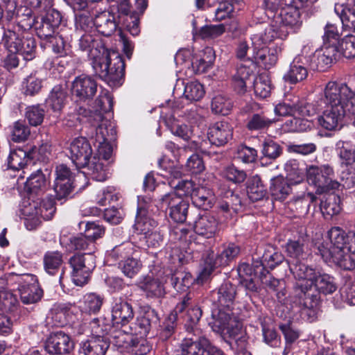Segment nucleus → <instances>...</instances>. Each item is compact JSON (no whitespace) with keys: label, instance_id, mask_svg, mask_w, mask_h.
<instances>
[{"label":"nucleus","instance_id":"nucleus-61","mask_svg":"<svg viewBox=\"0 0 355 355\" xmlns=\"http://www.w3.org/2000/svg\"><path fill=\"white\" fill-rule=\"evenodd\" d=\"M214 60V50L207 47L205 49L203 58L193 62L192 65L198 73H204L212 65Z\"/></svg>","mask_w":355,"mask_h":355},{"label":"nucleus","instance_id":"nucleus-44","mask_svg":"<svg viewBox=\"0 0 355 355\" xmlns=\"http://www.w3.org/2000/svg\"><path fill=\"white\" fill-rule=\"evenodd\" d=\"M313 287H315L318 292L324 295L331 294L337 289L335 279L332 276L319 272L317 273V277L314 279Z\"/></svg>","mask_w":355,"mask_h":355},{"label":"nucleus","instance_id":"nucleus-38","mask_svg":"<svg viewBox=\"0 0 355 355\" xmlns=\"http://www.w3.org/2000/svg\"><path fill=\"white\" fill-rule=\"evenodd\" d=\"M140 288L148 298H161L166 293L164 282L150 277H146L144 282L140 283Z\"/></svg>","mask_w":355,"mask_h":355},{"label":"nucleus","instance_id":"nucleus-23","mask_svg":"<svg viewBox=\"0 0 355 355\" xmlns=\"http://www.w3.org/2000/svg\"><path fill=\"white\" fill-rule=\"evenodd\" d=\"M307 242L308 236L304 234L297 240H291L287 243L286 251L290 258L289 263L304 261L308 257Z\"/></svg>","mask_w":355,"mask_h":355},{"label":"nucleus","instance_id":"nucleus-55","mask_svg":"<svg viewBox=\"0 0 355 355\" xmlns=\"http://www.w3.org/2000/svg\"><path fill=\"white\" fill-rule=\"evenodd\" d=\"M240 252L239 245L230 243L225 244L222 247V250L218 254L219 265L226 266L234 258H236Z\"/></svg>","mask_w":355,"mask_h":355},{"label":"nucleus","instance_id":"nucleus-45","mask_svg":"<svg viewBox=\"0 0 355 355\" xmlns=\"http://www.w3.org/2000/svg\"><path fill=\"white\" fill-rule=\"evenodd\" d=\"M84 168H87V174L96 181L102 182L107 178L106 166L101 161L100 157L93 156Z\"/></svg>","mask_w":355,"mask_h":355},{"label":"nucleus","instance_id":"nucleus-17","mask_svg":"<svg viewBox=\"0 0 355 355\" xmlns=\"http://www.w3.org/2000/svg\"><path fill=\"white\" fill-rule=\"evenodd\" d=\"M271 16H268L270 17ZM281 27H284L290 33L297 32L302 24L299 9L294 6L288 5L283 8L278 15L272 16Z\"/></svg>","mask_w":355,"mask_h":355},{"label":"nucleus","instance_id":"nucleus-8","mask_svg":"<svg viewBox=\"0 0 355 355\" xmlns=\"http://www.w3.org/2000/svg\"><path fill=\"white\" fill-rule=\"evenodd\" d=\"M182 355H225L218 347L212 345L201 329L188 333L181 343Z\"/></svg>","mask_w":355,"mask_h":355},{"label":"nucleus","instance_id":"nucleus-34","mask_svg":"<svg viewBox=\"0 0 355 355\" xmlns=\"http://www.w3.org/2000/svg\"><path fill=\"white\" fill-rule=\"evenodd\" d=\"M188 296L190 300L189 304L184 308V310L187 309V313L184 315L185 328L188 333H196V330L201 329L198 327V322L202 316V311L193 303L190 293L184 297Z\"/></svg>","mask_w":355,"mask_h":355},{"label":"nucleus","instance_id":"nucleus-52","mask_svg":"<svg viewBox=\"0 0 355 355\" xmlns=\"http://www.w3.org/2000/svg\"><path fill=\"white\" fill-rule=\"evenodd\" d=\"M225 31L223 24L205 25L198 31L193 29L195 34L203 40L216 38L224 33Z\"/></svg>","mask_w":355,"mask_h":355},{"label":"nucleus","instance_id":"nucleus-40","mask_svg":"<svg viewBox=\"0 0 355 355\" xmlns=\"http://www.w3.org/2000/svg\"><path fill=\"white\" fill-rule=\"evenodd\" d=\"M103 303V298L96 293L85 295L80 302V310L87 314H96L98 313Z\"/></svg>","mask_w":355,"mask_h":355},{"label":"nucleus","instance_id":"nucleus-3","mask_svg":"<svg viewBox=\"0 0 355 355\" xmlns=\"http://www.w3.org/2000/svg\"><path fill=\"white\" fill-rule=\"evenodd\" d=\"M78 46L79 50L86 52L97 76L108 83H119L124 74L123 60L117 52L105 48L94 31L81 34Z\"/></svg>","mask_w":355,"mask_h":355},{"label":"nucleus","instance_id":"nucleus-4","mask_svg":"<svg viewBox=\"0 0 355 355\" xmlns=\"http://www.w3.org/2000/svg\"><path fill=\"white\" fill-rule=\"evenodd\" d=\"M236 294V288L230 282H224L213 293L218 310L212 313V321L209 324L214 331L228 336L237 343L243 338L244 332L239 313L233 311Z\"/></svg>","mask_w":355,"mask_h":355},{"label":"nucleus","instance_id":"nucleus-41","mask_svg":"<svg viewBox=\"0 0 355 355\" xmlns=\"http://www.w3.org/2000/svg\"><path fill=\"white\" fill-rule=\"evenodd\" d=\"M316 200V196L312 193H303L294 196L288 202V207L299 214H305L308 212L311 202Z\"/></svg>","mask_w":355,"mask_h":355},{"label":"nucleus","instance_id":"nucleus-50","mask_svg":"<svg viewBox=\"0 0 355 355\" xmlns=\"http://www.w3.org/2000/svg\"><path fill=\"white\" fill-rule=\"evenodd\" d=\"M28 160L27 152L18 148L10 152L8 157V166L11 169L19 170L27 164Z\"/></svg>","mask_w":355,"mask_h":355},{"label":"nucleus","instance_id":"nucleus-36","mask_svg":"<svg viewBox=\"0 0 355 355\" xmlns=\"http://www.w3.org/2000/svg\"><path fill=\"white\" fill-rule=\"evenodd\" d=\"M46 186L44 175L40 170L32 173L25 183V189L29 196L41 197Z\"/></svg>","mask_w":355,"mask_h":355},{"label":"nucleus","instance_id":"nucleus-48","mask_svg":"<svg viewBox=\"0 0 355 355\" xmlns=\"http://www.w3.org/2000/svg\"><path fill=\"white\" fill-rule=\"evenodd\" d=\"M284 171L288 180L293 184L301 183L304 180V172L296 159H289L284 164Z\"/></svg>","mask_w":355,"mask_h":355},{"label":"nucleus","instance_id":"nucleus-9","mask_svg":"<svg viewBox=\"0 0 355 355\" xmlns=\"http://www.w3.org/2000/svg\"><path fill=\"white\" fill-rule=\"evenodd\" d=\"M289 268L294 278L297 280L294 286L295 295L306 296L310 293L313 286L314 279L317 277L318 272L302 261L296 263H288Z\"/></svg>","mask_w":355,"mask_h":355},{"label":"nucleus","instance_id":"nucleus-37","mask_svg":"<svg viewBox=\"0 0 355 355\" xmlns=\"http://www.w3.org/2000/svg\"><path fill=\"white\" fill-rule=\"evenodd\" d=\"M299 297V304L302 306L301 315L303 318L311 322L315 317V309L318 306L319 297L314 293H306V296L297 295Z\"/></svg>","mask_w":355,"mask_h":355},{"label":"nucleus","instance_id":"nucleus-51","mask_svg":"<svg viewBox=\"0 0 355 355\" xmlns=\"http://www.w3.org/2000/svg\"><path fill=\"white\" fill-rule=\"evenodd\" d=\"M45 110L40 105L28 106L26 108L25 118L32 126L40 125L44 121Z\"/></svg>","mask_w":355,"mask_h":355},{"label":"nucleus","instance_id":"nucleus-64","mask_svg":"<svg viewBox=\"0 0 355 355\" xmlns=\"http://www.w3.org/2000/svg\"><path fill=\"white\" fill-rule=\"evenodd\" d=\"M189 206L188 202L184 200L173 205L169 210L171 218L176 223L184 222L187 219Z\"/></svg>","mask_w":355,"mask_h":355},{"label":"nucleus","instance_id":"nucleus-24","mask_svg":"<svg viewBox=\"0 0 355 355\" xmlns=\"http://www.w3.org/2000/svg\"><path fill=\"white\" fill-rule=\"evenodd\" d=\"M86 180L85 173L80 172L75 175V179L73 181L54 182L53 189L56 198L61 200L67 198L76 187H79V190L84 189L85 184H87Z\"/></svg>","mask_w":355,"mask_h":355},{"label":"nucleus","instance_id":"nucleus-21","mask_svg":"<svg viewBox=\"0 0 355 355\" xmlns=\"http://www.w3.org/2000/svg\"><path fill=\"white\" fill-rule=\"evenodd\" d=\"M158 322L159 317L157 312L154 309H148L142 315L137 318L134 327L130 326L129 331H123L144 336L147 335L153 327L157 324Z\"/></svg>","mask_w":355,"mask_h":355},{"label":"nucleus","instance_id":"nucleus-25","mask_svg":"<svg viewBox=\"0 0 355 355\" xmlns=\"http://www.w3.org/2000/svg\"><path fill=\"white\" fill-rule=\"evenodd\" d=\"M44 268L46 273L50 275H55L60 273L59 282L62 284L64 270L62 268L63 264L62 254L56 251H47L43 258Z\"/></svg>","mask_w":355,"mask_h":355},{"label":"nucleus","instance_id":"nucleus-28","mask_svg":"<svg viewBox=\"0 0 355 355\" xmlns=\"http://www.w3.org/2000/svg\"><path fill=\"white\" fill-rule=\"evenodd\" d=\"M218 230V222L217 219L211 215H202L195 222V232L207 239L214 237Z\"/></svg>","mask_w":355,"mask_h":355},{"label":"nucleus","instance_id":"nucleus-15","mask_svg":"<svg viewBox=\"0 0 355 355\" xmlns=\"http://www.w3.org/2000/svg\"><path fill=\"white\" fill-rule=\"evenodd\" d=\"M111 321L114 326H125L135 316L133 307L126 300L117 298L112 302L110 307Z\"/></svg>","mask_w":355,"mask_h":355},{"label":"nucleus","instance_id":"nucleus-7","mask_svg":"<svg viewBox=\"0 0 355 355\" xmlns=\"http://www.w3.org/2000/svg\"><path fill=\"white\" fill-rule=\"evenodd\" d=\"M334 169L329 164L311 165L306 168L307 182L310 185H313L319 193L339 189L340 184L334 180Z\"/></svg>","mask_w":355,"mask_h":355},{"label":"nucleus","instance_id":"nucleus-63","mask_svg":"<svg viewBox=\"0 0 355 355\" xmlns=\"http://www.w3.org/2000/svg\"><path fill=\"white\" fill-rule=\"evenodd\" d=\"M338 55L341 53L347 58H352L355 57V36L348 35L338 42Z\"/></svg>","mask_w":355,"mask_h":355},{"label":"nucleus","instance_id":"nucleus-46","mask_svg":"<svg viewBox=\"0 0 355 355\" xmlns=\"http://www.w3.org/2000/svg\"><path fill=\"white\" fill-rule=\"evenodd\" d=\"M247 193L250 200H262L266 194V189L259 175L252 176L248 182Z\"/></svg>","mask_w":355,"mask_h":355},{"label":"nucleus","instance_id":"nucleus-20","mask_svg":"<svg viewBox=\"0 0 355 355\" xmlns=\"http://www.w3.org/2000/svg\"><path fill=\"white\" fill-rule=\"evenodd\" d=\"M71 89L80 100L85 101L94 96L97 92V83L92 77L81 75L74 79Z\"/></svg>","mask_w":355,"mask_h":355},{"label":"nucleus","instance_id":"nucleus-6","mask_svg":"<svg viewBox=\"0 0 355 355\" xmlns=\"http://www.w3.org/2000/svg\"><path fill=\"white\" fill-rule=\"evenodd\" d=\"M158 164L162 170L160 175L168 179V184L174 189L173 191L180 198L189 196L192 198V195L196 189L192 181L182 180L178 181V183L175 182V180L182 178V171L180 166L168 162L164 157L159 160Z\"/></svg>","mask_w":355,"mask_h":355},{"label":"nucleus","instance_id":"nucleus-30","mask_svg":"<svg viewBox=\"0 0 355 355\" xmlns=\"http://www.w3.org/2000/svg\"><path fill=\"white\" fill-rule=\"evenodd\" d=\"M67 98L66 89L60 85H57L50 92L46 103L54 113L60 114L67 103Z\"/></svg>","mask_w":355,"mask_h":355},{"label":"nucleus","instance_id":"nucleus-31","mask_svg":"<svg viewBox=\"0 0 355 355\" xmlns=\"http://www.w3.org/2000/svg\"><path fill=\"white\" fill-rule=\"evenodd\" d=\"M334 11L341 20L343 27L349 32H355V8L352 4L336 3Z\"/></svg>","mask_w":355,"mask_h":355},{"label":"nucleus","instance_id":"nucleus-53","mask_svg":"<svg viewBox=\"0 0 355 355\" xmlns=\"http://www.w3.org/2000/svg\"><path fill=\"white\" fill-rule=\"evenodd\" d=\"M205 89L199 82L192 81L188 83L184 90V96L189 101H198L205 95Z\"/></svg>","mask_w":355,"mask_h":355},{"label":"nucleus","instance_id":"nucleus-16","mask_svg":"<svg viewBox=\"0 0 355 355\" xmlns=\"http://www.w3.org/2000/svg\"><path fill=\"white\" fill-rule=\"evenodd\" d=\"M45 350L52 355H66L73 349V343L70 337L60 331L49 336L45 343Z\"/></svg>","mask_w":355,"mask_h":355},{"label":"nucleus","instance_id":"nucleus-27","mask_svg":"<svg viewBox=\"0 0 355 355\" xmlns=\"http://www.w3.org/2000/svg\"><path fill=\"white\" fill-rule=\"evenodd\" d=\"M189 300L190 297L189 296L184 297L181 302L176 305L173 311L165 319L160 332V338L162 340H167L173 334L176 327L178 314L183 313L186 306L189 304Z\"/></svg>","mask_w":355,"mask_h":355},{"label":"nucleus","instance_id":"nucleus-35","mask_svg":"<svg viewBox=\"0 0 355 355\" xmlns=\"http://www.w3.org/2000/svg\"><path fill=\"white\" fill-rule=\"evenodd\" d=\"M253 49L254 61L259 64H263L266 68H269L277 62L278 54L282 51L280 47L269 50L266 46H261L256 49L253 48Z\"/></svg>","mask_w":355,"mask_h":355},{"label":"nucleus","instance_id":"nucleus-26","mask_svg":"<svg viewBox=\"0 0 355 355\" xmlns=\"http://www.w3.org/2000/svg\"><path fill=\"white\" fill-rule=\"evenodd\" d=\"M109 343L101 335L93 336L80 344L79 353L83 355H105Z\"/></svg>","mask_w":355,"mask_h":355},{"label":"nucleus","instance_id":"nucleus-47","mask_svg":"<svg viewBox=\"0 0 355 355\" xmlns=\"http://www.w3.org/2000/svg\"><path fill=\"white\" fill-rule=\"evenodd\" d=\"M191 199L195 206L207 210L212 207L214 198L209 191L203 187H198L194 191Z\"/></svg>","mask_w":355,"mask_h":355},{"label":"nucleus","instance_id":"nucleus-14","mask_svg":"<svg viewBox=\"0 0 355 355\" xmlns=\"http://www.w3.org/2000/svg\"><path fill=\"white\" fill-rule=\"evenodd\" d=\"M70 158L77 167H85L93 157V150L85 137L75 138L69 147Z\"/></svg>","mask_w":355,"mask_h":355},{"label":"nucleus","instance_id":"nucleus-57","mask_svg":"<svg viewBox=\"0 0 355 355\" xmlns=\"http://www.w3.org/2000/svg\"><path fill=\"white\" fill-rule=\"evenodd\" d=\"M171 284L179 292L186 291L192 284V277L189 273L177 272L171 277Z\"/></svg>","mask_w":355,"mask_h":355},{"label":"nucleus","instance_id":"nucleus-29","mask_svg":"<svg viewBox=\"0 0 355 355\" xmlns=\"http://www.w3.org/2000/svg\"><path fill=\"white\" fill-rule=\"evenodd\" d=\"M149 206L145 207L139 200L135 223V229L144 236L153 232L157 222L148 215Z\"/></svg>","mask_w":355,"mask_h":355},{"label":"nucleus","instance_id":"nucleus-5","mask_svg":"<svg viewBox=\"0 0 355 355\" xmlns=\"http://www.w3.org/2000/svg\"><path fill=\"white\" fill-rule=\"evenodd\" d=\"M22 214L26 217L25 225L32 230L41 223V218L50 220L55 212V207L51 198L45 199L39 196H29L23 202Z\"/></svg>","mask_w":355,"mask_h":355},{"label":"nucleus","instance_id":"nucleus-49","mask_svg":"<svg viewBox=\"0 0 355 355\" xmlns=\"http://www.w3.org/2000/svg\"><path fill=\"white\" fill-rule=\"evenodd\" d=\"M70 250H88V252L94 253L96 245L85 234L78 236H71L67 243Z\"/></svg>","mask_w":355,"mask_h":355},{"label":"nucleus","instance_id":"nucleus-56","mask_svg":"<svg viewBox=\"0 0 355 355\" xmlns=\"http://www.w3.org/2000/svg\"><path fill=\"white\" fill-rule=\"evenodd\" d=\"M166 125L169 127L171 132L183 139L184 140H189L191 138L193 135V130L191 126L183 123H180L178 121L171 119L166 121Z\"/></svg>","mask_w":355,"mask_h":355},{"label":"nucleus","instance_id":"nucleus-42","mask_svg":"<svg viewBox=\"0 0 355 355\" xmlns=\"http://www.w3.org/2000/svg\"><path fill=\"white\" fill-rule=\"evenodd\" d=\"M331 261L345 270H351L355 268V254L348 252L346 248L331 254L328 261Z\"/></svg>","mask_w":355,"mask_h":355},{"label":"nucleus","instance_id":"nucleus-12","mask_svg":"<svg viewBox=\"0 0 355 355\" xmlns=\"http://www.w3.org/2000/svg\"><path fill=\"white\" fill-rule=\"evenodd\" d=\"M19 292L21 301L24 304H32L39 302L43 296V291L38 284L35 275L24 274L20 277Z\"/></svg>","mask_w":355,"mask_h":355},{"label":"nucleus","instance_id":"nucleus-10","mask_svg":"<svg viewBox=\"0 0 355 355\" xmlns=\"http://www.w3.org/2000/svg\"><path fill=\"white\" fill-rule=\"evenodd\" d=\"M69 264L73 283L83 286L87 282L90 272L96 266V257L92 252L76 254L70 258Z\"/></svg>","mask_w":355,"mask_h":355},{"label":"nucleus","instance_id":"nucleus-58","mask_svg":"<svg viewBox=\"0 0 355 355\" xmlns=\"http://www.w3.org/2000/svg\"><path fill=\"white\" fill-rule=\"evenodd\" d=\"M232 108L231 100L226 96L219 94L213 98L211 110L216 114L227 115Z\"/></svg>","mask_w":355,"mask_h":355},{"label":"nucleus","instance_id":"nucleus-13","mask_svg":"<svg viewBox=\"0 0 355 355\" xmlns=\"http://www.w3.org/2000/svg\"><path fill=\"white\" fill-rule=\"evenodd\" d=\"M288 35V31L284 27H281L273 17L270 24H267L261 31L252 36V46L255 49L266 46L268 44L276 39L284 40Z\"/></svg>","mask_w":355,"mask_h":355},{"label":"nucleus","instance_id":"nucleus-59","mask_svg":"<svg viewBox=\"0 0 355 355\" xmlns=\"http://www.w3.org/2000/svg\"><path fill=\"white\" fill-rule=\"evenodd\" d=\"M85 226L84 234L94 243L95 241L101 238L105 233L103 227L96 222H80L79 227Z\"/></svg>","mask_w":355,"mask_h":355},{"label":"nucleus","instance_id":"nucleus-22","mask_svg":"<svg viewBox=\"0 0 355 355\" xmlns=\"http://www.w3.org/2000/svg\"><path fill=\"white\" fill-rule=\"evenodd\" d=\"M232 128L227 122L219 121L209 127L207 137L211 144L223 146L232 138Z\"/></svg>","mask_w":355,"mask_h":355},{"label":"nucleus","instance_id":"nucleus-33","mask_svg":"<svg viewBox=\"0 0 355 355\" xmlns=\"http://www.w3.org/2000/svg\"><path fill=\"white\" fill-rule=\"evenodd\" d=\"M291 182L282 175L275 176L270 180V193L275 200L284 201L291 193Z\"/></svg>","mask_w":355,"mask_h":355},{"label":"nucleus","instance_id":"nucleus-39","mask_svg":"<svg viewBox=\"0 0 355 355\" xmlns=\"http://www.w3.org/2000/svg\"><path fill=\"white\" fill-rule=\"evenodd\" d=\"M336 151L341 165H351L355 162V145L349 141L340 140L336 144Z\"/></svg>","mask_w":355,"mask_h":355},{"label":"nucleus","instance_id":"nucleus-11","mask_svg":"<svg viewBox=\"0 0 355 355\" xmlns=\"http://www.w3.org/2000/svg\"><path fill=\"white\" fill-rule=\"evenodd\" d=\"M328 241L319 243L317 248L322 259L327 262L331 254L345 248L347 233L339 227H333L327 232Z\"/></svg>","mask_w":355,"mask_h":355},{"label":"nucleus","instance_id":"nucleus-18","mask_svg":"<svg viewBox=\"0 0 355 355\" xmlns=\"http://www.w3.org/2000/svg\"><path fill=\"white\" fill-rule=\"evenodd\" d=\"M338 55V46L334 44H323L315 50L311 59V67L313 69L324 71L329 67Z\"/></svg>","mask_w":355,"mask_h":355},{"label":"nucleus","instance_id":"nucleus-1","mask_svg":"<svg viewBox=\"0 0 355 355\" xmlns=\"http://www.w3.org/2000/svg\"><path fill=\"white\" fill-rule=\"evenodd\" d=\"M96 110H87L86 108L74 105L71 107L65 120L69 127L76 126L80 123L81 117H85L93 127L87 135L94 138L98 144V153L103 159L107 160L112 154V148L110 141L114 138L116 130L110 122L105 119L103 114L110 112L112 108V98L107 92L102 93L95 101Z\"/></svg>","mask_w":355,"mask_h":355},{"label":"nucleus","instance_id":"nucleus-32","mask_svg":"<svg viewBox=\"0 0 355 355\" xmlns=\"http://www.w3.org/2000/svg\"><path fill=\"white\" fill-rule=\"evenodd\" d=\"M94 25L96 31L105 36L111 35L117 27L114 15L107 11L96 15Z\"/></svg>","mask_w":355,"mask_h":355},{"label":"nucleus","instance_id":"nucleus-2","mask_svg":"<svg viewBox=\"0 0 355 355\" xmlns=\"http://www.w3.org/2000/svg\"><path fill=\"white\" fill-rule=\"evenodd\" d=\"M326 109L318 117L319 124L328 130L341 127L345 119L355 125V92L345 83L328 82L320 96Z\"/></svg>","mask_w":355,"mask_h":355},{"label":"nucleus","instance_id":"nucleus-62","mask_svg":"<svg viewBox=\"0 0 355 355\" xmlns=\"http://www.w3.org/2000/svg\"><path fill=\"white\" fill-rule=\"evenodd\" d=\"M274 121L261 114H254L249 117L247 128L251 131L261 130L268 128Z\"/></svg>","mask_w":355,"mask_h":355},{"label":"nucleus","instance_id":"nucleus-60","mask_svg":"<svg viewBox=\"0 0 355 355\" xmlns=\"http://www.w3.org/2000/svg\"><path fill=\"white\" fill-rule=\"evenodd\" d=\"M254 93L261 98L268 97L270 93L271 86L268 77L261 74L257 77L253 82Z\"/></svg>","mask_w":355,"mask_h":355},{"label":"nucleus","instance_id":"nucleus-19","mask_svg":"<svg viewBox=\"0 0 355 355\" xmlns=\"http://www.w3.org/2000/svg\"><path fill=\"white\" fill-rule=\"evenodd\" d=\"M311 46L308 44L303 46L302 55L296 56L290 64L289 69L284 76L286 81L292 84H295L302 81L308 76V71L303 63V60L306 59L304 54H307L311 51Z\"/></svg>","mask_w":355,"mask_h":355},{"label":"nucleus","instance_id":"nucleus-43","mask_svg":"<svg viewBox=\"0 0 355 355\" xmlns=\"http://www.w3.org/2000/svg\"><path fill=\"white\" fill-rule=\"evenodd\" d=\"M340 202L339 196L334 193L324 196L320 202V210L323 216L329 218L338 214L341 210Z\"/></svg>","mask_w":355,"mask_h":355},{"label":"nucleus","instance_id":"nucleus-54","mask_svg":"<svg viewBox=\"0 0 355 355\" xmlns=\"http://www.w3.org/2000/svg\"><path fill=\"white\" fill-rule=\"evenodd\" d=\"M142 267L141 262L133 257H127L119 263L122 272L128 277L132 278L139 273Z\"/></svg>","mask_w":355,"mask_h":355}]
</instances>
